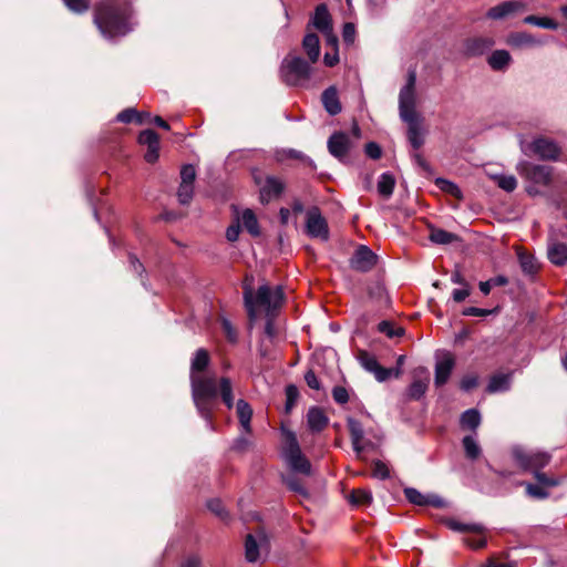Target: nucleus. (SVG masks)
I'll list each match as a JSON object with an SVG mask.
<instances>
[{"instance_id": "obj_1", "label": "nucleus", "mask_w": 567, "mask_h": 567, "mask_svg": "<svg viewBox=\"0 0 567 567\" xmlns=\"http://www.w3.org/2000/svg\"><path fill=\"white\" fill-rule=\"evenodd\" d=\"M209 354L207 350L200 348L194 353L190 362V388L192 396L199 414L209 420L213 403L218 393L228 409L234 408L233 382L229 378H221L217 384L214 377H205L202 372L209 364Z\"/></svg>"}, {"instance_id": "obj_2", "label": "nucleus", "mask_w": 567, "mask_h": 567, "mask_svg": "<svg viewBox=\"0 0 567 567\" xmlns=\"http://www.w3.org/2000/svg\"><path fill=\"white\" fill-rule=\"evenodd\" d=\"M94 23L107 40L126 35L133 29L130 0H101L95 9Z\"/></svg>"}, {"instance_id": "obj_3", "label": "nucleus", "mask_w": 567, "mask_h": 567, "mask_svg": "<svg viewBox=\"0 0 567 567\" xmlns=\"http://www.w3.org/2000/svg\"><path fill=\"white\" fill-rule=\"evenodd\" d=\"M243 295L250 321H255L260 311H264L267 317H272L284 301V292L280 286L272 289L267 284H262L255 293L252 280L245 282Z\"/></svg>"}, {"instance_id": "obj_4", "label": "nucleus", "mask_w": 567, "mask_h": 567, "mask_svg": "<svg viewBox=\"0 0 567 567\" xmlns=\"http://www.w3.org/2000/svg\"><path fill=\"white\" fill-rule=\"evenodd\" d=\"M311 64L310 61L288 53L280 65V78L289 86H306L312 75Z\"/></svg>"}, {"instance_id": "obj_5", "label": "nucleus", "mask_w": 567, "mask_h": 567, "mask_svg": "<svg viewBox=\"0 0 567 567\" xmlns=\"http://www.w3.org/2000/svg\"><path fill=\"white\" fill-rule=\"evenodd\" d=\"M416 72L414 69L409 70L405 84L399 93V113L402 121H412L417 117L416 106Z\"/></svg>"}, {"instance_id": "obj_6", "label": "nucleus", "mask_w": 567, "mask_h": 567, "mask_svg": "<svg viewBox=\"0 0 567 567\" xmlns=\"http://www.w3.org/2000/svg\"><path fill=\"white\" fill-rule=\"evenodd\" d=\"M284 457L288 466L293 471L305 475L311 474V464L302 454L298 440L293 432H287Z\"/></svg>"}, {"instance_id": "obj_7", "label": "nucleus", "mask_w": 567, "mask_h": 567, "mask_svg": "<svg viewBox=\"0 0 567 567\" xmlns=\"http://www.w3.org/2000/svg\"><path fill=\"white\" fill-rule=\"evenodd\" d=\"M513 457L524 471H538L545 467L550 461V454L539 451H526L516 446L513 449Z\"/></svg>"}, {"instance_id": "obj_8", "label": "nucleus", "mask_w": 567, "mask_h": 567, "mask_svg": "<svg viewBox=\"0 0 567 567\" xmlns=\"http://www.w3.org/2000/svg\"><path fill=\"white\" fill-rule=\"evenodd\" d=\"M516 169L523 178L534 184L547 186L551 182L553 167L550 166L523 161L517 164Z\"/></svg>"}, {"instance_id": "obj_9", "label": "nucleus", "mask_w": 567, "mask_h": 567, "mask_svg": "<svg viewBox=\"0 0 567 567\" xmlns=\"http://www.w3.org/2000/svg\"><path fill=\"white\" fill-rule=\"evenodd\" d=\"M359 362L365 371L373 373L374 378L379 382H384L391 377L399 378L402 373V371L399 369H388L381 367L375 357L367 351H361L359 353Z\"/></svg>"}, {"instance_id": "obj_10", "label": "nucleus", "mask_w": 567, "mask_h": 567, "mask_svg": "<svg viewBox=\"0 0 567 567\" xmlns=\"http://www.w3.org/2000/svg\"><path fill=\"white\" fill-rule=\"evenodd\" d=\"M306 233L311 238H318L327 241L329 239V228L327 220L317 207H312L306 215Z\"/></svg>"}, {"instance_id": "obj_11", "label": "nucleus", "mask_w": 567, "mask_h": 567, "mask_svg": "<svg viewBox=\"0 0 567 567\" xmlns=\"http://www.w3.org/2000/svg\"><path fill=\"white\" fill-rule=\"evenodd\" d=\"M269 539L264 529H258L255 535L248 534L245 542V557L249 563L259 559L260 550H268Z\"/></svg>"}, {"instance_id": "obj_12", "label": "nucleus", "mask_w": 567, "mask_h": 567, "mask_svg": "<svg viewBox=\"0 0 567 567\" xmlns=\"http://www.w3.org/2000/svg\"><path fill=\"white\" fill-rule=\"evenodd\" d=\"M455 360L451 352L442 351L436 354L434 383L436 386L444 385L454 369Z\"/></svg>"}, {"instance_id": "obj_13", "label": "nucleus", "mask_w": 567, "mask_h": 567, "mask_svg": "<svg viewBox=\"0 0 567 567\" xmlns=\"http://www.w3.org/2000/svg\"><path fill=\"white\" fill-rule=\"evenodd\" d=\"M377 262V255L367 246H359L350 258V267L360 272L370 271Z\"/></svg>"}, {"instance_id": "obj_14", "label": "nucleus", "mask_w": 567, "mask_h": 567, "mask_svg": "<svg viewBox=\"0 0 567 567\" xmlns=\"http://www.w3.org/2000/svg\"><path fill=\"white\" fill-rule=\"evenodd\" d=\"M532 151L544 161H557L560 155V147L549 138L539 137L530 144Z\"/></svg>"}, {"instance_id": "obj_15", "label": "nucleus", "mask_w": 567, "mask_h": 567, "mask_svg": "<svg viewBox=\"0 0 567 567\" xmlns=\"http://www.w3.org/2000/svg\"><path fill=\"white\" fill-rule=\"evenodd\" d=\"M347 425L350 432L353 451L359 457L364 450L372 447L373 445L369 441H364V430L358 420L348 417Z\"/></svg>"}, {"instance_id": "obj_16", "label": "nucleus", "mask_w": 567, "mask_h": 567, "mask_svg": "<svg viewBox=\"0 0 567 567\" xmlns=\"http://www.w3.org/2000/svg\"><path fill=\"white\" fill-rule=\"evenodd\" d=\"M525 8V3L519 0L504 1L495 7H492L486 12V17L492 20H503L517 12L524 11Z\"/></svg>"}, {"instance_id": "obj_17", "label": "nucleus", "mask_w": 567, "mask_h": 567, "mask_svg": "<svg viewBox=\"0 0 567 567\" xmlns=\"http://www.w3.org/2000/svg\"><path fill=\"white\" fill-rule=\"evenodd\" d=\"M430 382L429 371L425 368H420L415 372V379L406 390V395L410 400H420L426 392Z\"/></svg>"}, {"instance_id": "obj_18", "label": "nucleus", "mask_w": 567, "mask_h": 567, "mask_svg": "<svg viewBox=\"0 0 567 567\" xmlns=\"http://www.w3.org/2000/svg\"><path fill=\"white\" fill-rule=\"evenodd\" d=\"M328 150L332 156L344 159L350 150L349 136L342 132L332 134L328 140Z\"/></svg>"}, {"instance_id": "obj_19", "label": "nucleus", "mask_w": 567, "mask_h": 567, "mask_svg": "<svg viewBox=\"0 0 567 567\" xmlns=\"http://www.w3.org/2000/svg\"><path fill=\"white\" fill-rule=\"evenodd\" d=\"M284 183L274 176H267L265 183L260 186V200L261 203H269L278 198L284 192Z\"/></svg>"}, {"instance_id": "obj_20", "label": "nucleus", "mask_w": 567, "mask_h": 567, "mask_svg": "<svg viewBox=\"0 0 567 567\" xmlns=\"http://www.w3.org/2000/svg\"><path fill=\"white\" fill-rule=\"evenodd\" d=\"M494 44V40L488 37L471 38L464 43V52L468 56H478L491 50Z\"/></svg>"}, {"instance_id": "obj_21", "label": "nucleus", "mask_w": 567, "mask_h": 567, "mask_svg": "<svg viewBox=\"0 0 567 567\" xmlns=\"http://www.w3.org/2000/svg\"><path fill=\"white\" fill-rule=\"evenodd\" d=\"M506 43L513 48L523 49V48H534L540 47L545 43L543 39L536 38L535 35L528 32H513L508 34L506 39Z\"/></svg>"}, {"instance_id": "obj_22", "label": "nucleus", "mask_w": 567, "mask_h": 567, "mask_svg": "<svg viewBox=\"0 0 567 567\" xmlns=\"http://www.w3.org/2000/svg\"><path fill=\"white\" fill-rule=\"evenodd\" d=\"M404 495L410 503L415 505H433L435 507H442L444 505V501L441 497L433 494L423 495L421 492L413 487H406L404 489Z\"/></svg>"}, {"instance_id": "obj_23", "label": "nucleus", "mask_w": 567, "mask_h": 567, "mask_svg": "<svg viewBox=\"0 0 567 567\" xmlns=\"http://www.w3.org/2000/svg\"><path fill=\"white\" fill-rule=\"evenodd\" d=\"M329 419L322 409L312 406L307 413V425L311 432L319 433L328 424Z\"/></svg>"}, {"instance_id": "obj_24", "label": "nucleus", "mask_w": 567, "mask_h": 567, "mask_svg": "<svg viewBox=\"0 0 567 567\" xmlns=\"http://www.w3.org/2000/svg\"><path fill=\"white\" fill-rule=\"evenodd\" d=\"M236 221H238L239 225L241 224L251 236L258 237L260 235L257 217L251 209L246 208L240 215L236 210Z\"/></svg>"}, {"instance_id": "obj_25", "label": "nucleus", "mask_w": 567, "mask_h": 567, "mask_svg": "<svg viewBox=\"0 0 567 567\" xmlns=\"http://www.w3.org/2000/svg\"><path fill=\"white\" fill-rule=\"evenodd\" d=\"M547 256L550 262L563 266L567 262V244L553 240L548 244Z\"/></svg>"}, {"instance_id": "obj_26", "label": "nucleus", "mask_w": 567, "mask_h": 567, "mask_svg": "<svg viewBox=\"0 0 567 567\" xmlns=\"http://www.w3.org/2000/svg\"><path fill=\"white\" fill-rule=\"evenodd\" d=\"M311 24L320 32H328L332 28L331 16L326 4H319L316 8Z\"/></svg>"}, {"instance_id": "obj_27", "label": "nucleus", "mask_w": 567, "mask_h": 567, "mask_svg": "<svg viewBox=\"0 0 567 567\" xmlns=\"http://www.w3.org/2000/svg\"><path fill=\"white\" fill-rule=\"evenodd\" d=\"M236 412L243 429V432L249 434L251 432L250 421L252 417V409L248 402L240 399L236 403Z\"/></svg>"}, {"instance_id": "obj_28", "label": "nucleus", "mask_w": 567, "mask_h": 567, "mask_svg": "<svg viewBox=\"0 0 567 567\" xmlns=\"http://www.w3.org/2000/svg\"><path fill=\"white\" fill-rule=\"evenodd\" d=\"M302 48L311 63H316L320 56V41L317 34L307 33L302 40Z\"/></svg>"}, {"instance_id": "obj_29", "label": "nucleus", "mask_w": 567, "mask_h": 567, "mask_svg": "<svg viewBox=\"0 0 567 567\" xmlns=\"http://www.w3.org/2000/svg\"><path fill=\"white\" fill-rule=\"evenodd\" d=\"M322 103L326 111L330 115H337L341 112V104L339 102L338 93L333 86H330L323 91Z\"/></svg>"}, {"instance_id": "obj_30", "label": "nucleus", "mask_w": 567, "mask_h": 567, "mask_svg": "<svg viewBox=\"0 0 567 567\" xmlns=\"http://www.w3.org/2000/svg\"><path fill=\"white\" fill-rule=\"evenodd\" d=\"M511 61L512 56L506 50H495L487 59L488 65L494 71H504L509 65Z\"/></svg>"}, {"instance_id": "obj_31", "label": "nucleus", "mask_w": 567, "mask_h": 567, "mask_svg": "<svg viewBox=\"0 0 567 567\" xmlns=\"http://www.w3.org/2000/svg\"><path fill=\"white\" fill-rule=\"evenodd\" d=\"M404 122L408 123V125H409V128H408L409 142L411 143V145L414 150L420 148L424 143V138H423V130H422L420 123L417 122V117H414L412 121H404Z\"/></svg>"}, {"instance_id": "obj_32", "label": "nucleus", "mask_w": 567, "mask_h": 567, "mask_svg": "<svg viewBox=\"0 0 567 567\" xmlns=\"http://www.w3.org/2000/svg\"><path fill=\"white\" fill-rule=\"evenodd\" d=\"M429 239L433 244L437 245H449L458 239L457 235L446 231L441 228H431Z\"/></svg>"}, {"instance_id": "obj_33", "label": "nucleus", "mask_w": 567, "mask_h": 567, "mask_svg": "<svg viewBox=\"0 0 567 567\" xmlns=\"http://www.w3.org/2000/svg\"><path fill=\"white\" fill-rule=\"evenodd\" d=\"M395 186V179L392 174L383 173L378 181V193L384 198L391 197Z\"/></svg>"}, {"instance_id": "obj_34", "label": "nucleus", "mask_w": 567, "mask_h": 567, "mask_svg": "<svg viewBox=\"0 0 567 567\" xmlns=\"http://www.w3.org/2000/svg\"><path fill=\"white\" fill-rule=\"evenodd\" d=\"M481 424V414L476 409L466 410L461 416V425L463 429L476 431Z\"/></svg>"}, {"instance_id": "obj_35", "label": "nucleus", "mask_w": 567, "mask_h": 567, "mask_svg": "<svg viewBox=\"0 0 567 567\" xmlns=\"http://www.w3.org/2000/svg\"><path fill=\"white\" fill-rule=\"evenodd\" d=\"M348 501L353 506L369 505L372 502V493L365 488L353 489L348 496Z\"/></svg>"}, {"instance_id": "obj_36", "label": "nucleus", "mask_w": 567, "mask_h": 567, "mask_svg": "<svg viewBox=\"0 0 567 567\" xmlns=\"http://www.w3.org/2000/svg\"><path fill=\"white\" fill-rule=\"evenodd\" d=\"M524 23L548 30L558 29V23L548 17L527 16L524 18Z\"/></svg>"}, {"instance_id": "obj_37", "label": "nucleus", "mask_w": 567, "mask_h": 567, "mask_svg": "<svg viewBox=\"0 0 567 567\" xmlns=\"http://www.w3.org/2000/svg\"><path fill=\"white\" fill-rule=\"evenodd\" d=\"M463 447L465 451L466 457L471 460H476L481 455V446L477 443V440L473 435H466L463 439Z\"/></svg>"}, {"instance_id": "obj_38", "label": "nucleus", "mask_w": 567, "mask_h": 567, "mask_svg": "<svg viewBox=\"0 0 567 567\" xmlns=\"http://www.w3.org/2000/svg\"><path fill=\"white\" fill-rule=\"evenodd\" d=\"M509 389V377L505 374L494 375L487 385L489 393L503 392Z\"/></svg>"}, {"instance_id": "obj_39", "label": "nucleus", "mask_w": 567, "mask_h": 567, "mask_svg": "<svg viewBox=\"0 0 567 567\" xmlns=\"http://www.w3.org/2000/svg\"><path fill=\"white\" fill-rule=\"evenodd\" d=\"M493 179L496 182L499 188L507 193L515 190V188L517 187V179L513 175L498 174L494 175Z\"/></svg>"}, {"instance_id": "obj_40", "label": "nucleus", "mask_w": 567, "mask_h": 567, "mask_svg": "<svg viewBox=\"0 0 567 567\" xmlns=\"http://www.w3.org/2000/svg\"><path fill=\"white\" fill-rule=\"evenodd\" d=\"M518 259H519V264H520V267H522V270L524 271V274L529 275V276L536 274L538 267H537L536 260L533 256L519 252Z\"/></svg>"}, {"instance_id": "obj_41", "label": "nucleus", "mask_w": 567, "mask_h": 567, "mask_svg": "<svg viewBox=\"0 0 567 567\" xmlns=\"http://www.w3.org/2000/svg\"><path fill=\"white\" fill-rule=\"evenodd\" d=\"M435 184L441 190L456 198H462V190L455 183L444 178H436Z\"/></svg>"}, {"instance_id": "obj_42", "label": "nucleus", "mask_w": 567, "mask_h": 567, "mask_svg": "<svg viewBox=\"0 0 567 567\" xmlns=\"http://www.w3.org/2000/svg\"><path fill=\"white\" fill-rule=\"evenodd\" d=\"M194 194V184L181 183L177 192L178 202L182 205L190 203Z\"/></svg>"}, {"instance_id": "obj_43", "label": "nucleus", "mask_w": 567, "mask_h": 567, "mask_svg": "<svg viewBox=\"0 0 567 567\" xmlns=\"http://www.w3.org/2000/svg\"><path fill=\"white\" fill-rule=\"evenodd\" d=\"M138 142L148 147H157L159 145L158 135L152 130H145L141 132Z\"/></svg>"}, {"instance_id": "obj_44", "label": "nucleus", "mask_w": 567, "mask_h": 567, "mask_svg": "<svg viewBox=\"0 0 567 567\" xmlns=\"http://www.w3.org/2000/svg\"><path fill=\"white\" fill-rule=\"evenodd\" d=\"M116 120L122 123H131L134 120L140 124L145 123L142 115H137V112L134 109H126L120 112L116 116Z\"/></svg>"}, {"instance_id": "obj_45", "label": "nucleus", "mask_w": 567, "mask_h": 567, "mask_svg": "<svg viewBox=\"0 0 567 567\" xmlns=\"http://www.w3.org/2000/svg\"><path fill=\"white\" fill-rule=\"evenodd\" d=\"M378 330L389 338L400 337L404 332L402 328H395L390 321H381L378 324Z\"/></svg>"}, {"instance_id": "obj_46", "label": "nucleus", "mask_w": 567, "mask_h": 567, "mask_svg": "<svg viewBox=\"0 0 567 567\" xmlns=\"http://www.w3.org/2000/svg\"><path fill=\"white\" fill-rule=\"evenodd\" d=\"M298 396H299V392H298V389L296 385L293 384H289L287 388H286V406H285V410L287 413H289L292 408L295 406L297 400H298Z\"/></svg>"}, {"instance_id": "obj_47", "label": "nucleus", "mask_w": 567, "mask_h": 567, "mask_svg": "<svg viewBox=\"0 0 567 567\" xmlns=\"http://www.w3.org/2000/svg\"><path fill=\"white\" fill-rule=\"evenodd\" d=\"M525 487L527 495L533 498L545 499L549 496V493L544 488V486L526 483Z\"/></svg>"}, {"instance_id": "obj_48", "label": "nucleus", "mask_w": 567, "mask_h": 567, "mask_svg": "<svg viewBox=\"0 0 567 567\" xmlns=\"http://www.w3.org/2000/svg\"><path fill=\"white\" fill-rule=\"evenodd\" d=\"M208 509L221 519L227 518V511L225 509L220 499L214 498L207 502Z\"/></svg>"}, {"instance_id": "obj_49", "label": "nucleus", "mask_w": 567, "mask_h": 567, "mask_svg": "<svg viewBox=\"0 0 567 567\" xmlns=\"http://www.w3.org/2000/svg\"><path fill=\"white\" fill-rule=\"evenodd\" d=\"M64 4L73 12L82 13L89 9L90 0H63Z\"/></svg>"}, {"instance_id": "obj_50", "label": "nucleus", "mask_w": 567, "mask_h": 567, "mask_svg": "<svg viewBox=\"0 0 567 567\" xmlns=\"http://www.w3.org/2000/svg\"><path fill=\"white\" fill-rule=\"evenodd\" d=\"M286 485L289 487V489L302 495L308 496L307 489L302 486L300 481L296 476H287L285 478Z\"/></svg>"}, {"instance_id": "obj_51", "label": "nucleus", "mask_w": 567, "mask_h": 567, "mask_svg": "<svg viewBox=\"0 0 567 567\" xmlns=\"http://www.w3.org/2000/svg\"><path fill=\"white\" fill-rule=\"evenodd\" d=\"M196 178V169L193 165H184L181 169V183L194 184Z\"/></svg>"}, {"instance_id": "obj_52", "label": "nucleus", "mask_w": 567, "mask_h": 567, "mask_svg": "<svg viewBox=\"0 0 567 567\" xmlns=\"http://www.w3.org/2000/svg\"><path fill=\"white\" fill-rule=\"evenodd\" d=\"M534 476L539 484L547 487H554L559 484V480L556 477H549L547 474L542 473L540 470L534 472Z\"/></svg>"}, {"instance_id": "obj_53", "label": "nucleus", "mask_w": 567, "mask_h": 567, "mask_svg": "<svg viewBox=\"0 0 567 567\" xmlns=\"http://www.w3.org/2000/svg\"><path fill=\"white\" fill-rule=\"evenodd\" d=\"M373 476L379 480H386L390 476V471L383 462L377 461L373 465Z\"/></svg>"}, {"instance_id": "obj_54", "label": "nucleus", "mask_w": 567, "mask_h": 567, "mask_svg": "<svg viewBox=\"0 0 567 567\" xmlns=\"http://www.w3.org/2000/svg\"><path fill=\"white\" fill-rule=\"evenodd\" d=\"M332 396L339 404H346L349 401L348 390L343 386H334L332 390Z\"/></svg>"}, {"instance_id": "obj_55", "label": "nucleus", "mask_w": 567, "mask_h": 567, "mask_svg": "<svg viewBox=\"0 0 567 567\" xmlns=\"http://www.w3.org/2000/svg\"><path fill=\"white\" fill-rule=\"evenodd\" d=\"M223 331L230 342H236L237 340V332L235 328L233 327L231 322L228 319H223L221 321Z\"/></svg>"}, {"instance_id": "obj_56", "label": "nucleus", "mask_w": 567, "mask_h": 567, "mask_svg": "<svg viewBox=\"0 0 567 567\" xmlns=\"http://www.w3.org/2000/svg\"><path fill=\"white\" fill-rule=\"evenodd\" d=\"M305 381L310 389L320 390L321 388L320 381L312 370L306 372Z\"/></svg>"}, {"instance_id": "obj_57", "label": "nucleus", "mask_w": 567, "mask_h": 567, "mask_svg": "<svg viewBox=\"0 0 567 567\" xmlns=\"http://www.w3.org/2000/svg\"><path fill=\"white\" fill-rule=\"evenodd\" d=\"M447 526L452 530H455V532H475V530H477V527L474 526V525H466V524H462V523L456 522V520H450L447 523Z\"/></svg>"}, {"instance_id": "obj_58", "label": "nucleus", "mask_w": 567, "mask_h": 567, "mask_svg": "<svg viewBox=\"0 0 567 567\" xmlns=\"http://www.w3.org/2000/svg\"><path fill=\"white\" fill-rule=\"evenodd\" d=\"M365 153L370 158L378 159L381 157L382 151L377 143L370 142L365 145Z\"/></svg>"}, {"instance_id": "obj_59", "label": "nucleus", "mask_w": 567, "mask_h": 567, "mask_svg": "<svg viewBox=\"0 0 567 567\" xmlns=\"http://www.w3.org/2000/svg\"><path fill=\"white\" fill-rule=\"evenodd\" d=\"M492 311L487 309H482L477 307H467L462 311L463 316H476V317H485L488 316Z\"/></svg>"}, {"instance_id": "obj_60", "label": "nucleus", "mask_w": 567, "mask_h": 567, "mask_svg": "<svg viewBox=\"0 0 567 567\" xmlns=\"http://www.w3.org/2000/svg\"><path fill=\"white\" fill-rule=\"evenodd\" d=\"M249 446V440L246 437V433L239 435L233 444V449L238 452L245 451Z\"/></svg>"}, {"instance_id": "obj_61", "label": "nucleus", "mask_w": 567, "mask_h": 567, "mask_svg": "<svg viewBox=\"0 0 567 567\" xmlns=\"http://www.w3.org/2000/svg\"><path fill=\"white\" fill-rule=\"evenodd\" d=\"M240 233V225L238 221H236L234 225H230L226 230V238L229 241H236L239 237Z\"/></svg>"}, {"instance_id": "obj_62", "label": "nucleus", "mask_w": 567, "mask_h": 567, "mask_svg": "<svg viewBox=\"0 0 567 567\" xmlns=\"http://www.w3.org/2000/svg\"><path fill=\"white\" fill-rule=\"evenodd\" d=\"M470 293L471 291L468 286H464V288L462 289H454L452 292V297L454 301L462 302L470 296Z\"/></svg>"}, {"instance_id": "obj_63", "label": "nucleus", "mask_w": 567, "mask_h": 567, "mask_svg": "<svg viewBox=\"0 0 567 567\" xmlns=\"http://www.w3.org/2000/svg\"><path fill=\"white\" fill-rule=\"evenodd\" d=\"M285 154L289 158H295V159L303 161L305 163L309 164L310 166H312V164H313V162L309 157H307L306 155H303L299 151L288 150V151H285Z\"/></svg>"}, {"instance_id": "obj_64", "label": "nucleus", "mask_w": 567, "mask_h": 567, "mask_svg": "<svg viewBox=\"0 0 567 567\" xmlns=\"http://www.w3.org/2000/svg\"><path fill=\"white\" fill-rule=\"evenodd\" d=\"M355 29L352 23H346L343 27V40L348 43H351L354 40Z\"/></svg>"}]
</instances>
